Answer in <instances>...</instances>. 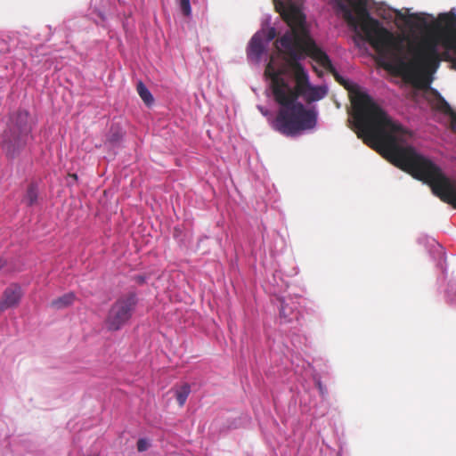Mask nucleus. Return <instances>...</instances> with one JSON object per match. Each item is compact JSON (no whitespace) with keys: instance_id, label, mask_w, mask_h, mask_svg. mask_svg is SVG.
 I'll list each match as a JSON object with an SVG mask.
<instances>
[{"instance_id":"f257e3e1","label":"nucleus","mask_w":456,"mask_h":456,"mask_svg":"<svg viewBox=\"0 0 456 456\" xmlns=\"http://www.w3.org/2000/svg\"><path fill=\"white\" fill-rule=\"evenodd\" d=\"M275 7L290 29L275 42L276 48L281 50L287 58L281 60L279 55L271 56L265 69L273 98L281 106L271 122L272 127L283 135L294 136L316 126L317 111L297 102L302 97L311 103L322 99L327 94L326 87L310 84L308 74L299 62L308 56L330 72L336 81L353 94L358 137L368 146L387 155L413 177L429 184L436 196L450 204L456 196V184L431 160L417 153L412 147L402 145L409 135L408 131L394 121L368 94L356 86L351 87L349 82L338 74L327 53L311 37L305 16L297 6L284 7L280 3Z\"/></svg>"},{"instance_id":"f03ea898","label":"nucleus","mask_w":456,"mask_h":456,"mask_svg":"<svg viewBox=\"0 0 456 456\" xmlns=\"http://www.w3.org/2000/svg\"><path fill=\"white\" fill-rule=\"evenodd\" d=\"M360 19L365 40L383 61V67L399 74L419 89H428L441 61H451L452 59L448 52L450 49L439 53L441 39L426 37L417 43L408 42V52L412 56L408 60L404 37L395 36L365 10L361 12Z\"/></svg>"},{"instance_id":"7ed1b4c3","label":"nucleus","mask_w":456,"mask_h":456,"mask_svg":"<svg viewBox=\"0 0 456 456\" xmlns=\"http://www.w3.org/2000/svg\"><path fill=\"white\" fill-rule=\"evenodd\" d=\"M28 117L29 114L25 110H18L10 116L1 142L3 151L10 159L18 156L27 144L31 132Z\"/></svg>"},{"instance_id":"20e7f679","label":"nucleus","mask_w":456,"mask_h":456,"mask_svg":"<svg viewBox=\"0 0 456 456\" xmlns=\"http://www.w3.org/2000/svg\"><path fill=\"white\" fill-rule=\"evenodd\" d=\"M136 305L135 293L130 292L118 297L110 306L105 319L108 330L117 331L125 326L132 318Z\"/></svg>"},{"instance_id":"39448f33","label":"nucleus","mask_w":456,"mask_h":456,"mask_svg":"<svg viewBox=\"0 0 456 456\" xmlns=\"http://www.w3.org/2000/svg\"><path fill=\"white\" fill-rule=\"evenodd\" d=\"M437 35L445 49L456 53V14L454 12L442 13L436 22Z\"/></svg>"},{"instance_id":"423d86ee","label":"nucleus","mask_w":456,"mask_h":456,"mask_svg":"<svg viewBox=\"0 0 456 456\" xmlns=\"http://www.w3.org/2000/svg\"><path fill=\"white\" fill-rule=\"evenodd\" d=\"M21 288L18 284H11L5 289L0 301V311L4 312L19 305L22 297Z\"/></svg>"},{"instance_id":"0eeeda50","label":"nucleus","mask_w":456,"mask_h":456,"mask_svg":"<svg viewBox=\"0 0 456 456\" xmlns=\"http://www.w3.org/2000/svg\"><path fill=\"white\" fill-rule=\"evenodd\" d=\"M264 52V44L262 38L258 35H254L249 42L248 48V56L259 61Z\"/></svg>"},{"instance_id":"6e6552de","label":"nucleus","mask_w":456,"mask_h":456,"mask_svg":"<svg viewBox=\"0 0 456 456\" xmlns=\"http://www.w3.org/2000/svg\"><path fill=\"white\" fill-rule=\"evenodd\" d=\"M76 296L74 293L69 292L62 295L61 297L53 300L50 306L55 310L64 309L73 304Z\"/></svg>"},{"instance_id":"1a4fd4ad","label":"nucleus","mask_w":456,"mask_h":456,"mask_svg":"<svg viewBox=\"0 0 456 456\" xmlns=\"http://www.w3.org/2000/svg\"><path fill=\"white\" fill-rule=\"evenodd\" d=\"M437 109L444 113L451 115V118H452L451 126H452V129L456 132V113L452 111L449 103L441 96H439Z\"/></svg>"},{"instance_id":"9d476101","label":"nucleus","mask_w":456,"mask_h":456,"mask_svg":"<svg viewBox=\"0 0 456 456\" xmlns=\"http://www.w3.org/2000/svg\"><path fill=\"white\" fill-rule=\"evenodd\" d=\"M191 393V386L187 383L175 388V398L180 407H183Z\"/></svg>"},{"instance_id":"9b49d317","label":"nucleus","mask_w":456,"mask_h":456,"mask_svg":"<svg viewBox=\"0 0 456 456\" xmlns=\"http://www.w3.org/2000/svg\"><path fill=\"white\" fill-rule=\"evenodd\" d=\"M38 192L37 186L34 183H30L28 186L26 194L23 198V202L28 206L31 207L37 201Z\"/></svg>"},{"instance_id":"f8f14e48","label":"nucleus","mask_w":456,"mask_h":456,"mask_svg":"<svg viewBox=\"0 0 456 456\" xmlns=\"http://www.w3.org/2000/svg\"><path fill=\"white\" fill-rule=\"evenodd\" d=\"M136 89H137L138 94L140 95V97L142 98L143 102L148 106L151 105L154 101L153 96H152L151 93L149 91V89L146 87V86L142 81H140L137 84Z\"/></svg>"},{"instance_id":"ddd939ff","label":"nucleus","mask_w":456,"mask_h":456,"mask_svg":"<svg viewBox=\"0 0 456 456\" xmlns=\"http://www.w3.org/2000/svg\"><path fill=\"white\" fill-rule=\"evenodd\" d=\"M292 314L291 307H289L283 300H281L280 317L283 318L286 322L289 321Z\"/></svg>"},{"instance_id":"4468645a","label":"nucleus","mask_w":456,"mask_h":456,"mask_svg":"<svg viewBox=\"0 0 456 456\" xmlns=\"http://www.w3.org/2000/svg\"><path fill=\"white\" fill-rule=\"evenodd\" d=\"M182 12L185 16H189L191 12L190 0H177Z\"/></svg>"},{"instance_id":"2eb2a0df","label":"nucleus","mask_w":456,"mask_h":456,"mask_svg":"<svg viewBox=\"0 0 456 456\" xmlns=\"http://www.w3.org/2000/svg\"><path fill=\"white\" fill-rule=\"evenodd\" d=\"M136 446H137L138 452H145L149 449L150 444H149L148 440H146L144 438H140L137 441Z\"/></svg>"},{"instance_id":"dca6fc26","label":"nucleus","mask_w":456,"mask_h":456,"mask_svg":"<svg viewBox=\"0 0 456 456\" xmlns=\"http://www.w3.org/2000/svg\"><path fill=\"white\" fill-rule=\"evenodd\" d=\"M315 385L320 392V395L324 397L326 395H327V389L326 387L322 385V383L321 382L320 379H316L315 380Z\"/></svg>"},{"instance_id":"f3484780","label":"nucleus","mask_w":456,"mask_h":456,"mask_svg":"<svg viewBox=\"0 0 456 456\" xmlns=\"http://www.w3.org/2000/svg\"><path fill=\"white\" fill-rule=\"evenodd\" d=\"M2 44H3V47H1L0 53H4L9 52V48H8L7 44L5 42H4V41H3Z\"/></svg>"},{"instance_id":"a211bd4d","label":"nucleus","mask_w":456,"mask_h":456,"mask_svg":"<svg viewBox=\"0 0 456 456\" xmlns=\"http://www.w3.org/2000/svg\"><path fill=\"white\" fill-rule=\"evenodd\" d=\"M451 63H452V68L453 69H456V58H452V59L451 60Z\"/></svg>"},{"instance_id":"6ab92c4d","label":"nucleus","mask_w":456,"mask_h":456,"mask_svg":"<svg viewBox=\"0 0 456 456\" xmlns=\"http://www.w3.org/2000/svg\"><path fill=\"white\" fill-rule=\"evenodd\" d=\"M69 176H70L71 178H73L74 180H77V174H69Z\"/></svg>"},{"instance_id":"aec40b11","label":"nucleus","mask_w":456,"mask_h":456,"mask_svg":"<svg viewBox=\"0 0 456 456\" xmlns=\"http://www.w3.org/2000/svg\"><path fill=\"white\" fill-rule=\"evenodd\" d=\"M338 4L339 5V7H340L342 10H345V9H346V6H345L343 4L338 3Z\"/></svg>"},{"instance_id":"412c9836","label":"nucleus","mask_w":456,"mask_h":456,"mask_svg":"<svg viewBox=\"0 0 456 456\" xmlns=\"http://www.w3.org/2000/svg\"><path fill=\"white\" fill-rule=\"evenodd\" d=\"M273 31H272V33H270L269 39L271 40V39H273Z\"/></svg>"},{"instance_id":"4be33fe9","label":"nucleus","mask_w":456,"mask_h":456,"mask_svg":"<svg viewBox=\"0 0 456 456\" xmlns=\"http://www.w3.org/2000/svg\"><path fill=\"white\" fill-rule=\"evenodd\" d=\"M2 266V261L0 260V267Z\"/></svg>"}]
</instances>
